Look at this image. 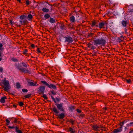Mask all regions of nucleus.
Returning <instances> with one entry per match:
<instances>
[{
    "instance_id": "nucleus-27",
    "label": "nucleus",
    "mask_w": 133,
    "mask_h": 133,
    "mask_svg": "<svg viewBox=\"0 0 133 133\" xmlns=\"http://www.w3.org/2000/svg\"><path fill=\"white\" fill-rule=\"evenodd\" d=\"M69 122L71 123L72 125L74 124V123L75 122V121L74 120L72 119H70L69 121H68Z\"/></svg>"
},
{
    "instance_id": "nucleus-30",
    "label": "nucleus",
    "mask_w": 133,
    "mask_h": 133,
    "mask_svg": "<svg viewBox=\"0 0 133 133\" xmlns=\"http://www.w3.org/2000/svg\"><path fill=\"white\" fill-rule=\"evenodd\" d=\"M125 121H124L122 122H120L119 125L121 126V127H121L122 128V127L123 126L124 123H125Z\"/></svg>"
},
{
    "instance_id": "nucleus-53",
    "label": "nucleus",
    "mask_w": 133,
    "mask_h": 133,
    "mask_svg": "<svg viewBox=\"0 0 133 133\" xmlns=\"http://www.w3.org/2000/svg\"><path fill=\"white\" fill-rule=\"evenodd\" d=\"M31 47L33 48H35V45L34 44H32L31 45Z\"/></svg>"
},
{
    "instance_id": "nucleus-52",
    "label": "nucleus",
    "mask_w": 133,
    "mask_h": 133,
    "mask_svg": "<svg viewBox=\"0 0 133 133\" xmlns=\"http://www.w3.org/2000/svg\"><path fill=\"white\" fill-rule=\"evenodd\" d=\"M91 49L94 50V49H95L96 48V47L92 45V46H91Z\"/></svg>"
},
{
    "instance_id": "nucleus-54",
    "label": "nucleus",
    "mask_w": 133,
    "mask_h": 133,
    "mask_svg": "<svg viewBox=\"0 0 133 133\" xmlns=\"http://www.w3.org/2000/svg\"><path fill=\"white\" fill-rule=\"evenodd\" d=\"M125 38H119V41H123V40L124 39H125Z\"/></svg>"
},
{
    "instance_id": "nucleus-63",
    "label": "nucleus",
    "mask_w": 133,
    "mask_h": 133,
    "mask_svg": "<svg viewBox=\"0 0 133 133\" xmlns=\"http://www.w3.org/2000/svg\"><path fill=\"white\" fill-rule=\"evenodd\" d=\"M18 1L19 3L21 2V0H17Z\"/></svg>"
},
{
    "instance_id": "nucleus-10",
    "label": "nucleus",
    "mask_w": 133,
    "mask_h": 133,
    "mask_svg": "<svg viewBox=\"0 0 133 133\" xmlns=\"http://www.w3.org/2000/svg\"><path fill=\"white\" fill-rule=\"evenodd\" d=\"M33 82H33H28V85L29 86H37L38 85V84H37V82L35 81L34 82Z\"/></svg>"
},
{
    "instance_id": "nucleus-42",
    "label": "nucleus",
    "mask_w": 133,
    "mask_h": 133,
    "mask_svg": "<svg viewBox=\"0 0 133 133\" xmlns=\"http://www.w3.org/2000/svg\"><path fill=\"white\" fill-rule=\"evenodd\" d=\"M19 105L20 106H22L24 105L23 102H21L19 103Z\"/></svg>"
},
{
    "instance_id": "nucleus-24",
    "label": "nucleus",
    "mask_w": 133,
    "mask_h": 133,
    "mask_svg": "<svg viewBox=\"0 0 133 133\" xmlns=\"http://www.w3.org/2000/svg\"><path fill=\"white\" fill-rule=\"evenodd\" d=\"M15 130L18 133H22V131L21 130H19L17 126H16L15 127Z\"/></svg>"
},
{
    "instance_id": "nucleus-15",
    "label": "nucleus",
    "mask_w": 133,
    "mask_h": 133,
    "mask_svg": "<svg viewBox=\"0 0 133 133\" xmlns=\"http://www.w3.org/2000/svg\"><path fill=\"white\" fill-rule=\"evenodd\" d=\"M22 72H24V73H29V74H30V71L28 69H25V68H22L21 71Z\"/></svg>"
},
{
    "instance_id": "nucleus-58",
    "label": "nucleus",
    "mask_w": 133,
    "mask_h": 133,
    "mask_svg": "<svg viewBox=\"0 0 133 133\" xmlns=\"http://www.w3.org/2000/svg\"><path fill=\"white\" fill-rule=\"evenodd\" d=\"M2 46H3V45L1 43H0V48H2Z\"/></svg>"
},
{
    "instance_id": "nucleus-46",
    "label": "nucleus",
    "mask_w": 133,
    "mask_h": 133,
    "mask_svg": "<svg viewBox=\"0 0 133 133\" xmlns=\"http://www.w3.org/2000/svg\"><path fill=\"white\" fill-rule=\"evenodd\" d=\"M43 97L45 99H48V97H47L46 95L44 94L43 95Z\"/></svg>"
},
{
    "instance_id": "nucleus-51",
    "label": "nucleus",
    "mask_w": 133,
    "mask_h": 133,
    "mask_svg": "<svg viewBox=\"0 0 133 133\" xmlns=\"http://www.w3.org/2000/svg\"><path fill=\"white\" fill-rule=\"evenodd\" d=\"M10 23L11 24L13 25L14 23V22L12 21V20H10L9 21Z\"/></svg>"
},
{
    "instance_id": "nucleus-1",
    "label": "nucleus",
    "mask_w": 133,
    "mask_h": 133,
    "mask_svg": "<svg viewBox=\"0 0 133 133\" xmlns=\"http://www.w3.org/2000/svg\"><path fill=\"white\" fill-rule=\"evenodd\" d=\"M93 41L94 45H101L104 46L106 43V40L103 38L94 40Z\"/></svg>"
},
{
    "instance_id": "nucleus-19",
    "label": "nucleus",
    "mask_w": 133,
    "mask_h": 133,
    "mask_svg": "<svg viewBox=\"0 0 133 133\" xmlns=\"http://www.w3.org/2000/svg\"><path fill=\"white\" fill-rule=\"evenodd\" d=\"M68 28L69 29H74L75 28L74 27V25L70 23L68 25Z\"/></svg>"
},
{
    "instance_id": "nucleus-41",
    "label": "nucleus",
    "mask_w": 133,
    "mask_h": 133,
    "mask_svg": "<svg viewBox=\"0 0 133 133\" xmlns=\"http://www.w3.org/2000/svg\"><path fill=\"white\" fill-rule=\"evenodd\" d=\"M126 81L128 83H130L131 82L130 79H125Z\"/></svg>"
},
{
    "instance_id": "nucleus-28",
    "label": "nucleus",
    "mask_w": 133,
    "mask_h": 133,
    "mask_svg": "<svg viewBox=\"0 0 133 133\" xmlns=\"http://www.w3.org/2000/svg\"><path fill=\"white\" fill-rule=\"evenodd\" d=\"M49 22L52 23H54L55 22V19L52 18H50V19Z\"/></svg>"
},
{
    "instance_id": "nucleus-43",
    "label": "nucleus",
    "mask_w": 133,
    "mask_h": 133,
    "mask_svg": "<svg viewBox=\"0 0 133 133\" xmlns=\"http://www.w3.org/2000/svg\"><path fill=\"white\" fill-rule=\"evenodd\" d=\"M36 51H37V53H42V52L40 50V49L39 48H37Z\"/></svg>"
},
{
    "instance_id": "nucleus-26",
    "label": "nucleus",
    "mask_w": 133,
    "mask_h": 133,
    "mask_svg": "<svg viewBox=\"0 0 133 133\" xmlns=\"http://www.w3.org/2000/svg\"><path fill=\"white\" fill-rule=\"evenodd\" d=\"M20 19L22 20L25 19L26 18V16L25 15H21L19 17Z\"/></svg>"
},
{
    "instance_id": "nucleus-18",
    "label": "nucleus",
    "mask_w": 133,
    "mask_h": 133,
    "mask_svg": "<svg viewBox=\"0 0 133 133\" xmlns=\"http://www.w3.org/2000/svg\"><path fill=\"white\" fill-rule=\"evenodd\" d=\"M16 66L17 69H18L21 71L22 70V68H23L22 67V66L21 64H18V65H16Z\"/></svg>"
},
{
    "instance_id": "nucleus-9",
    "label": "nucleus",
    "mask_w": 133,
    "mask_h": 133,
    "mask_svg": "<svg viewBox=\"0 0 133 133\" xmlns=\"http://www.w3.org/2000/svg\"><path fill=\"white\" fill-rule=\"evenodd\" d=\"M99 21L98 20H93L91 21V26L92 27L95 26L98 27Z\"/></svg>"
},
{
    "instance_id": "nucleus-45",
    "label": "nucleus",
    "mask_w": 133,
    "mask_h": 133,
    "mask_svg": "<svg viewBox=\"0 0 133 133\" xmlns=\"http://www.w3.org/2000/svg\"><path fill=\"white\" fill-rule=\"evenodd\" d=\"M8 127L9 128L11 129H14V128H15V127H15L14 125H13L12 127L11 126H8Z\"/></svg>"
},
{
    "instance_id": "nucleus-49",
    "label": "nucleus",
    "mask_w": 133,
    "mask_h": 133,
    "mask_svg": "<svg viewBox=\"0 0 133 133\" xmlns=\"http://www.w3.org/2000/svg\"><path fill=\"white\" fill-rule=\"evenodd\" d=\"M76 111L77 112L79 113H81V110L79 109H76Z\"/></svg>"
},
{
    "instance_id": "nucleus-5",
    "label": "nucleus",
    "mask_w": 133,
    "mask_h": 133,
    "mask_svg": "<svg viewBox=\"0 0 133 133\" xmlns=\"http://www.w3.org/2000/svg\"><path fill=\"white\" fill-rule=\"evenodd\" d=\"M41 82L50 89H53L55 90H57V87L56 85L53 84H49L45 81H41Z\"/></svg>"
},
{
    "instance_id": "nucleus-35",
    "label": "nucleus",
    "mask_w": 133,
    "mask_h": 133,
    "mask_svg": "<svg viewBox=\"0 0 133 133\" xmlns=\"http://www.w3.org/2000/svg\"><path fill=\"white\" fill-rule=\"evenodd\" d=\"M127 29L125 28V33L127 34L128 36H130V31L127 32Z\"/></svg>"
},
{
    "instance_id": "nucleus-22",
    "label": "nucleus",
    "mask_w": 133,
    "mask_h": 133,
    "mask_svg": "<svg viewBox=\"0 0 133 133\" xmlns=\"http://www.w3.org/2000/svg\"><path fill=\"white\" fill-rule=\"evenodd\" d=\"M69 19L71 22L73 23L75 22V17L74 16H72L71 17H70Z\"/></svg>"
},
{
    "instance_id": "nucleus-44",
    "label": "nucleus",
    "mask_w": 133,
    "mask_h": 133,
    "mask_svg": "<svg viewBox=\"0 0 133 133\" xmlns=\"http://www.w3.org/2000/svg\"><path fill=\"white\" fill-rule=\"evenodd\" d=\"M28 90L27 89H22V91L23 92H26L28 91Z\"/></svg>"
},
{
    "instance_id": "nucleus-6",
    "label": "nucleus",
    "mask_w": 133,
    "mask_h": 133,
    "mask_svg": "<svg viewBox=\"0 0 133 133\" xmlns=\"http://www.w3.org/2000/svg\"><path fill=\"white\" fill-rule=\"evenodd\" d=\"M65 38L64 42L67 43V45L73 42V38L70 36H67L64 37Z\"/></svg>"
},
{
    "instance_id": "nucleus-21",
    "label": "nucleus",
    "mask_w": 133,
    "mask_h": 133,
    "mask_svg": "<svg viewBox=\"0 0 133 133\" xmlns=\"http://www.w3.org/2000/svg\"><path fill=\"white\" fill-rule=\"evenodd\" d=\"M6 99V97L5 96H3L1 98L0 100V102L2 103H4L5 102V99Z\"/></svg>"
},
{
    "instance_id": "nucleus-57",
    "label": "nucleus",
    "mask_w": 133,
    "mask_h": 133,
    "mask_svg": "<svg viewBox=\"0 0 133 133\" xmlns=\"http://www.w3.org/2000/svg\"><path fill=\"white\" fill-rule=\"evenodd\" d=\"M28 54H26V56H27L28 57H29V55H31V54H30H30H29L28 53Z\"/></svg>"
},
{
    "instance_id": "nucleus-31",
    "label": "nucleus",
    "mask_w": 133,
    "mask_h": 133,
    "mask_svg": "<svg viewBox=\"0 0 133 133\" xmlns=\"http://www.w3.org/2000/svg\"><path fill=\"white\" fill-rule=\"evenodd\" d=\"M42 11L44 12H48L49 11V10L45 8H43L42 9Z\"/></svg>"
},
{
    "instance_id": "nucleus-20",
    "label": "nucleus",
    "mask_w": 133,
    "mask_h": 133,
    "mask_svg": "<svg viewBox=\"0 0 133 133\" xmlns=\"http://www.w3.org/2000/svg\"><path fill=\"white\" fill-rule=\"evenodd\" d=\"M76 107L74 106H71L69 107V111H72L75 109Z\"/></svg>"
},
{
    "instance_id": "nucleus-17",
    "label": "nucleus",
    "mask_w": 133,
    "mask_h": 133,
    "mask_svg": "<svg viewBox=\"0 0 133 133\" xmlns=\"http://www.w3.org/2000/svg\"><path fill=\"white\" fill-rule=\"evenodd\" d=\"M93 129L95 131L99 130V126L96 125H94L93 126Z\"/></svg>"
},
{
    "instance_id": "nucleus-8",
    "label": "nucleus",
    "mask_w": 133,
    "mask_h": 133,
    "mask_svg": "<svg viewBox=\"0 0 133 133\" xmlns=\"http://www.w3.org/2000/svg\"><path fill=\"white\" fill-rule=\"evenodd\" d=\"M45 87L44 86H40L38 88V91L39 94H43L44 92Z\"/></svg>"
},
{
    "instance_id": "nucleus-32",
    "label": "nucleus",
    "mask_w": 133,
    "mask_h": 133,
    "mask_svg": "<svg viewBox=\"0 0 133 133\" xmlns=\"http://www.w3.org/2000/svg\"><path fill=\"white\" fill-rule=\"evenodd\" d=\"M11 60L14 62H17L18 61V60L15 57H12L11 59Z\"/></svg>"
},
{
    "instance_id": "nucleus-64",
    "label": "nucleus",
    "mask_w": 133,
    "mask_h": 133,
    "mask_svg": "<svg viewBox=\"0 0 133 133\" xmlns=\"http://www.w3.org/2000/svg\"><path fill=\"white\" fill-rule=\"evenodd\" d=\"M130 124H133V122H130Z\"/></svg>"
},
{
    "instance_id": "nucleus-16",
    "label": "nucleus",
    "mask_w": 133,
    "mask_h": 133,
    "mask_svg": "<svg viewBox=\"0 0 133 133\" xmlns=\"http://www.w3.org/2000/svg\"><path fill=\"white\" fill-rule=\"evenodd\" d=\"M60 28L62 30H66L67 29V27L65 26V25L63 24H61L60 25Z\"/></svg>"
},
{
    "instance_id": "nucleus-25",
    "label": "nucleus",
    "mask_w": 133,
    "mask_h": 133,
    "mask_svg": "<svg viewBox=\"0 0 133 133\" xmlns=\"http://www.w3.org/2000/svg\"><path fill=\"white\" fill-rule=\"evenodd\" d=\"M16 88L17 89H19L21 87V85L20 83L18 82H17L16 83Z\"/></svg>"
},
{
    "instance_id": "nucleus-55",
    "label": "nucleus",
    "mask_w": 133,
    "mask_h": 133,
    "mask_svg": "<svg viewBox=\"0 0 133 133\" xmlns=\"http://www.w3.org/2000/svg\"><path fill=\"white\" fill-rule=\"evenodd\" d=\"M3 71V68L2 67H0V72H2Z\"/></svg>"
},
{
    "instance_id": "nucleus-34",
    "label": "nucleus",
    "mask_w": 133,
    "mask_h": 133,
    "mask_svg": "<svg viewBox=\"0 0 133 133\" xmlns=\"http://www.w3.org/2000/svg\"><path fill=\"white\" fill-rule=\"evenodd\" d=\"M44 16V18L45 19H47L50 17V15L48 14H46Z\"/></svg>"
},
{
    "instance_id": "nucleus-3",
    "label": "nucleus",
    "mask_w": 133,
    "mask_h": 133,
    "mask_svg": "<svg viewBox=\"0 0 133 133\" xmlns=\"http://www.w3.org/2000/svg\"><path fill=\"white\" fill-rule=\"evenodd\" d=\"M107 23L105 21H101L99 22L98 27L100 29L103 28L105 30H107Z\"/></svg>"
},
{
    "instance_id": "nucleus-47",
    "label": "nucleus",
    "mask_w": 133,
    "mask_h": 133,
    "mask_svg": "<svg viewBox=\"0 0 133 133\" xmlns=\"http://www.w3.org/2000/svg\"><path fill=\"white\" fill-rule=\"evenodd\" d=\"M30 1L29 0H27L26 1V4L27 5H28L30 4Z\"/></svg>"
},
{
    "instance_id": "nucleus-29",
    "label": "nucleus",
    "mask_w": 133,
    "mask_h": 133,
    "mask_svg": "<svg viewBox=\"0 0 133 133\" xmlns=\"http://www.w3.org/2000/svg\"><path fill=\"white\" fill-rule=\"evenodd\" d=\"M28 51V49H25L24 51H23V54L25 55H26V54H28L27 53Z\"/></svg>"
},
{
    "instance_id": "nucleus-38",
    "label": "nucleus",
    "mask_w": 133,
    "mask_h": 133,
    "mask_svg": "<svg viewBox=\"0 0 133 133\" xmlns=\"http://www.w3.org/2000/svg\"><path fill=\"white\" fill-rule=\"evenodd\" d=\"M6 123L5 124L6 125H8L10 122V121L9 120H8L7 118L6 119Z\"/></svg>"
},
{
    "instance_id": "nucleus-61",
    "label": "nucleus",
    "mask_w": 133,
    "mask_h": 133,
    "mask_svg": "<svg viewBox=\"0 0 133 133\" xmlns=\"http://www.w3.org/2000/svg\"><path fill=\"white\" fill-rule=\"evenodd\" d=\"M129 12H133V9H131L130 10Z\"/></svg>"
},
{
    "instance_id": "nucleus-56",
    "label": "nucleus",
    "mask_w": 133,
    "mask_h": 133,
    "mask_svg": "<svg viewBox=\"0 0 133 133\" xmlns=\"http://www.w3.org/2000/svg\"><path fill=\"white\" fill-rule=\"evenodd\" d=\"M107 12H108V14H110L111 13V11L110 10H108V11H107Z\"/></svg>"
},
{
    "instance_id": "nucleus-2",
    "label": "nucleus",
    "mask_w": 133,
    "mask_h": 133,
    "mask_svg": "<svg viewBox=\"0 0 133 133\" xmlns=\"http://www.w3.org/2000/svg\"><path fill=\"white\" fill-rule=\"evenodd\" d=\"M6 80V78H4L2 80V81L4 85L3 89L4 90L7 91L11 87L9 81Z\"/></svg>"
},
{
    "instance_id": "nucleus-39",
    "label": "nucleus",
    "mask_w": 133,
    "mask_h": 133,
    "mask_svg": "<svg viewBox=\"0 0 133 133\" xmlns=\"http://www.w3.org/2000/svg\"><path fill=\"white\" fill-rule=\"evenodd\" d=\"M50 92L53 95H56V92L54 91V90H52L50 91Z\"/></svg>"
},
{
    "instance_id": "nucleus-59",
    "label": "nucleus",
    "mask_w": 133,
    "mask_h": 133,
    "mask_svg": "<svg viewBox=\"0 0 133 133\" xmlns=\"http://www.w3.org/2000/svg\"><path fill=\"white\" fill-rule=\"evenodd\" d=\"M13 106V107H14L15 108H16L17 107V106L16 105L14 104Z\"/></svg>"
},
{
    "instance_id": "nucleus-40",
    "label": "nucleus",
    "mask_w": 133,
    "mask_h": 133,
    "mask_svg": "<svg viewBox=\"0 0 133 133\" xmlns=\"http://www.w3.org/2000/svg\"><path fill=\"white\" fill-rule=\"evenodd\" d=\"M22 64L23 65V66L24 67H27L28 66H29L28 65H27L24 62H23L22 63Z\"/></svg>"
},
{
    "instance_id": "nucleus-37",
    "label": "nucleus",
    "mask_w": 133,
    "mask_h": 133,
    "mask_svg": "<svg viewBox=\"0 0 133 133\" xmlns=\"http://www.w3.org/2000/svg\"><path fill=\"white\" fill-rule=\"evenodd\" d=\"M85 116V115L83 113H81L79 115V116L80 118H83Z\"/></svg>"
},
{
    "instance_id": "nucleus-4",
    "label": "nucleus",
    "mask_w": 133,
    "mask_h": 133,
    "mask_svg": "<svg viewBox=\"0 0 133 133\" xmlns=\"http://www.w3.org/2000/svg\"><path fill=\"white\" fill-rule=\"evenodd\" d=\"M51 110L52 111H53L55 113L56 116H58V117L60 119H62L65 117V114L63 113L58 115V114L59 113V111L56 107H54L51 109Z\"/></svg>"
},
{
    "instance_id": "nucleus-62",
    "label": "nucleus",
    "mask_w": 133,
    "mask_h": 133,
    "mask_svg": "<svg viewBox=\"0 0 133 133\" xmlns=\"http://www.w3.org/2000/svg\"><path fill=\"white\" fill-rule=\"evenodd\" d=\"M133 132L132 131V130H131V131H130V132H129V133H132Z\"/></svg>"
},
{
    "instance_id": "nucleus-23",
    "label": "nucleus",
    "mask_w": 133,
    "mask_h": 133,
    "mask_svg": "<svg viewBox=\"0 0 133 133\" xmlns=\"http://www.w3.org/2000/svg\"><path fill=\"white\" fill-rule=\"evenodd\" d=\"M68 130V131L70 132L71 133H75V130L71 127L69 128Z\"/></svg>"
},
{
    "instance_id": "nucleus-33",
    "label": "nucleus",
    "mask_w": 133,
    "mask_h": 133,
    "mask_svg": "<svg viewBox=\"0 0 133 133\" xmlns=\"http://www.w3.org/2000/svg\"><path fill=\"white\" fill-rule=\"evenodd\" d=\"M31 94H29L26 95H25L24 96V97L25 98H27L31 97Z\"/></svg>"
},
{
    "instance_id": "nucleus-60",
    "label": "nucleus",
    "mask_w": 133,
    "mask_h": 133,
    "mask_svg": "<svg viewBox=\"0 0 133 133\" xmlns=\"http://www.w3.org/2000/svg\"><path fill=\"white\" fill-rule=\"evenodd\" d=\"M99 128H102L103 127V126H102L101 125H99Z\"/></svg>"
},
{
    "instance_id": "nucleus-7",
    "label": "nucleus",
    "mask_w": 133,
    "mask_h": 133,
    "mask_svg": "<svg viewBox=\"0 0 133 133\" xmlns=\"http://www.w3.org/2000/svg\"><path fill=\"white\" fill-rule=\"evenodd\" d=\"M63 103H61L60 104L56 103V104L57 108L60 111H64V109L63 106Z\"/></svg>"
},
{
    "instance_id": "nucleus-12",
    "label": "nucleus",
    "mask_w": 133,
    "mask_h": 133,
    "mask_svg": "<svg viewBox=\"0 0 133 133\" xmlns=\"http://www.w3.org/2000/svg\"><path fill=\"white\" fill-rule=\"evenodd\" d=\"M51 97L53 100L54 101L55 103H56L57 102H59L61 100V98H58L57 97L55 98H54V97L52 95L51 96Z\"/></svg>"
},
{
    "instance_id": "nucleus-36",
    "label": "nucleus",
    "mask_w": 133,
    "mask_h": 133,
    "mask_svg": "<svg viewBox=\"0 0 133 133\" xmlns=\"http://www.w3.org/2000/svg\"><path fill=\"white\" fill-rule=\"evenodd\" d=\"M28 20H29L30 19H31L32 18V16L31 14H29L28 15Z\"/></svg>"
},
{
    "instance_id": "nucleus-11",
    "label": "nucleus",
    "mask_w": 133,
    "mask_h": 133,
    "mask_svg": "<svg viewBox=\"0 0 133 133\" xmlns=\"http://www.w3.org/2000/svg\"><path fill=\"white\" fill-rule=\"evenodd\" d=\"M121 23L123 26L126 27L128 23V22L127 20H125L122 21L121 22Z\"/></svg>"
},
{
    "instance_id": "nucleus-48",
    "label": "nucleus",
    "mask_w": 133,
    "mask_h": 133,
    "mask_svg": "<svg viewBox=\"0 0 133 133\" xmlns=\"http://www.w3.org/2000/svg\"><path fill=\"white\" fill-rule=\"evenodd\" d=\"M12 118H14L15 119V120H14V123H17V119L16 118H15L14 117Z\"/></svg>"
},
{
    "instance_id": "nucleus-13",
    "label": "nucleus",
    "mask_w": 133,
    "mask_h": 133,
    "mask_svg": "<svg viewBox=\"0 0 133 133\" xmlns=\"http://www.w3.org/2000/svg\"><path fill=\"white\" fill-rule=\"evenodd\" d=\"M19 22H20L21 24L22 25H25L28 23V21L26 19L20 20L19 21Z\"/></svg>"
},
{
    "instance_id": "nucleus-14",
    "label": "nucleus",
    "mask_w": 133,
    "mask_h": 133,
    "mask_svg": "<svg viewBox=\"0 0 133 133\" xmlns=\"http://www.w3.org/2000/svg\"><path fill=\"white\" fill-rule=\"evenodd\" d=\"M122 131V128L121 127H119V128L115 129L114 130L113 132L114 133H117L118 132H120Z\"/></svg>"
},
{
    "instance_id": "nucleus-50",
    "label": "nucleus",
    "mask_w": 133,
    "mask_h": 133,
    "mask_svg": "<svg viewBox=\"0 0 133 133\" xmlns=\"http://www.w3.org/2000/svg\"><path fill=\"white\" fill-rule=\"evenodd\" d=\"M89 48H91L92 46V44L90 43H89L87 44Z\"/></svg>"
}]
</instances>
